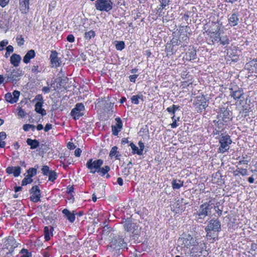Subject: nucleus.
Here are the masks:
<instances>
[{
    "instance_id": "nucleus-1",
    "label": "nucleus",
    "mask_w": 257,
    "mask_h": 257,
    "mask_svg": "<svg viewBox=\"0 0 257 257\" xmlns=\"http://www.w3.org/2000/svg\"><path fill=\"white\" fill-rule=\"evenodd\" d=\"M175 35L174 36V37L172 38L171 40V42L172 44V46L171 45H167L166 48V51L168 53L169 55H171L173 54H175L176 52V50H175L174 47L176 45H181V46L180 47L179 50L181 53H184L185 51V49L184 47L186 45L183 43L182 40H184V41L186 43H188V41L189 40L188 37L185 35V33H174Z\"/></svg>"
},
{
    "instance_id": "nucleus-2",
    "label": "nucleus",
    "mask_w": 257,
    "mask_h": 257,
    "mask_svg": "<svg viewBox=\"0 0 257 257\" xmlns=\"http://www.w3.org/2000/svg\"><path fill=\"white\" fill-rule=\"evenodd\" d=\"M209 249H207V243L203 241L194 243L190 249V254L192 257H208Z\"/></svg>"
},
{
    "instance_id": "nucleus-3",
    "label": "nucleus",
    "mask_w": 257,
    "mask_h": 257,
    "mask_svg": "<svg viewBox=\"0 0 257 257\" xmlns=\"http://www.w3.org/2000/svg\"><path fill=\"white\" fill-rule=\"evenodd\" d=\"M212 205L213 202L210 200L200 206L197 212L194 213V216L197 221L202 222L205 217L211 213Z\"/></svg>"
},
{
    "instance_id": "nucleus-4",
    "label": "nucleus",
    "mask_w": 257,
    "mask_h": 257,
    "mask_svg": "<svg viewBox=\"0 0 257 257\" xmlns=\"http://www.w3.org/2000/svg\"><path fill=\"white\" fill-rule=\"evenodd\" d=\"M197 243L196 239H194L190 235H185L178 238L177 240V244L184 251H186L188 249H190L194 244Z\"/></svg>"
},
{
    "instance_id": "nucleus-5",
    "label": "nucleus",
    "mask_w": 257,
    "mask_h": 257,
    "mask_svg": "<svg viewBox=\"0 0 257 257\" xmlns=\"http://www.w3.org/2000/svg\"><path fill=\"white\" fill-rule=\"evenodd\" d=\"M220 146L218 149L219 153H224L228 151L232 143L230 136L226 133H222L219 138Z\"/></svg>"
},
{
    "instance_id": "nucleus-6",
    "label": "nucleus",
    "mask_w": 257,
    "mask_h": 257,
    "mask_svg": "<svg viewBox=\"0 0 257 257\" xmlns=\"http://www.w3.org/2000/svg\"><path fill=\"white\" fill-rule=\"evenodd\" d=\"M103 163V161L101 159L93 161L92 159H90L87 162L86 166L90 170L91 173L95 174L100 169Z\"/></svg>"
},
{
    "instance_id": "nucleus-7",
    "label": "nucleus",
    "mask_w": 257,
    "mask_h": 257,
    "mask_svg": "<svg viewBox=\"0 0 257 257\" xmlns=\"http://www.w3.org/2000/svg\"><path fill=\"white\" fill-rule=\"evenodd\" d=\"M210 37L212 38V42L214 43H220L222 45L229 44V40L225 33H210Z\"/></svg>"
},
{
    "instance_id": "nucleus-8",
    "label": "nucleus",
    "mask_w": 257,
    "mask_h": 257,
    "mask_svg": "<svg viewBox=\"0 0 257 257\" xmlns=\"http://www.w3.org/2000/svg\"><path fill=\"white\" fill-rule=\"evenodd\" d=\"M85 107L82 103H78L76 104L74 108H73L70 112L71 116L75 120H77L80 117L84 115V111Z\"/></svg>"
},
{
    "instance_id": "nucleus-9",
    "label": "nucleus",
    "mask_w": 257,
    "mask_h": 257,
    "mask_svg": "<svg viewBox=\"0 0 257 257\" xmlns=\"http://www.w3.org/2000/svg\"><path fill=\"white\" fill-rule=\"evenodd\" d=\"M194 105L197 112H202L208 106L206 98L203 95L196 97Z\"/></svg>"
},
{
    "instance_id": "nucleus-10",
    "label": "nucleus",
    "mask_w": 257,
    "mask_h": 257,
    "mask_svg": "<svg viewBox=\"0 0 257 257\" xmlns=\"http://www.w3.org/2000/svg\"><path fill=\"white\" fill-rule=\"evenodd\" d=\"M218 119L225 122V124H230L232 120V113L227 108H222L218 114Z\"/></svg>"
},
{
    "instance_id": "nucleus-11",
    "label": "nucleus",
    "mask_w": 257,
    "mask_h": 257,
    "mask_svg": "<svg viewBox=\"0 0 257 257\" xmlns=\"http://www.w3.org/2000/svg\"><path fill=\"white\" fill-rule=\"evenodd\" d=\"M205 231L220 232L221 231V223L218 219H211L205 228Z\"/></svg>"
},
{
    "instance_id": "nucleus-12",
    "label": "nucleus",
    "mask_w": 257,
    "mask_h": 257,
    "mask_svg": "<svg viewBox=\"0 0 257 257\" xmlns=\"http://www.w3.org/2000/svg\"><path fill=\"white\" fill-rule=\"evenodd\" d=\"M241 54V51L238 47L235 46H231L227 52V55L234 62H237L239 56Z\"/></svg>"
},
{
    "instance_id": "nucleus-13",
    "label": "nucleus",
    "mask_w": 257,
    "mask_h": 257,
    "mask_svg": "<svg viewBox=\"0 0 257 257\" xmlns=\"http://www.w3.org/2000/svg\"><path fill=\"white\" fill-rule=\"evenodd\" d=\"M127 244L124 241L123 238L117 237L112 241L110 246L116 250L126 248Z\"/></svg>"
},
{
    "instance_id": "nucleus-14",
    "label": "nucleus",
    "mask_w": 257,
    "mask_h": 257,
    "mask_svg": "<svg viewBox=\"0 0 257 257\" xmlns=\"http://www.w3.org/2000/svg\"><path fill=\"white\" fill-rule=\"evenodd\" d=\"M31 201L36 203L40 201L41 191L37 185L34 186L30 190Z\"/></svg>"
},
{
    "instance_id": "nucleus-15",
    "label": "nucleus",
    "mask_w": 257,
    "mask_h": 257,
    "mask_svg": "<svg viewBox=\"0 0 257 257\" xmlns=\"http://www.w3.org/2000/svg\"><path fill=\"white\" fill-rule=\"evenodd\" d=\"M245 68L251 76H257V59H253L247 63Z\"/></svg>"
},
{
    "instance_id": "nucleus-16",
    "label": "nucleus",
    "mask_w": 257,
    "mask_h": 257,
    "mask_svg": "<svg viewBox=\"0 0 257 257\" xmlns=\"http://www.w3.org/2000/svg\"><path fill=\"white\" fill-rule=\"evenodd\" d=\"M20 95V92L18 90H14L12 93L8 92L5 94V98L8 102L14 104L16 103Z\"/></svg>"
},
{
    "instance_id": "nucleus-17",
    "label": "nucleus",
    "mask_w": 257,
    "mask_h": 257,
    "mask_svg": "<svg viewBox=\"0 0 257 257\" xmlns=\"http://www.w3.org/2000/svg\"><path fill=\"white\" fill-rule=\"evenodd\" d=\"M139 147H138L135 144L133 143H131L130 144V146L131 147L132 150V154L133 155H142L143 154V151L145 148V145L143 142L142 141H139L138 143Z\"/></svg>"
},
{
    "instance_id": "nucleus-18",
    "label": "nucleus",
    "mask_w": 257,
    "mask_h": 257,
    "mask_svg": "<svg viewBox=\"0 0 257 257\" xmlns=\"http://www.w3.org/2000/svg\"><path fill=\"white\" fill-rule=\"evenodd\" d=\"M116 123L111 126L112 134L113 136H116L121 131L122 128L123 124L121 118L117 117L115 118Z\"/></svg>"
},
{
    "instance_id": "nucleus-19",
    "label": "nucleus",
    "mask_w": 257,
    "mask_h": 257,
    "mask_svg": "<svg viewBox=\"0 0 257 257\" xmlns=\"http://www.w3.org/2000/svg\"><path fill=\"white\" fill-rule=\"evenodd\" d=\"M51 63L52 67H58L60 66L61 61L58 57V53L56 51H52L50 56Z\"/></svg>"
},
{
    "instance_id": "nucleus-20",
    "label": "nucleus",
    "mask_w": 257,
    "mask_h": 257,
    "mask_svg": "<svg viewBox=\"0 0 257 257\" xmlns=\"http://www.w3.org/2000/svg\"><path fill=\"white\" fill-rule=\"evenodd\" d=\"M123 227L126 231L132 232V233L136 230L138 227L136 223L132 222L130 220H126L123 222Z\"/></svg>"
},
{
    "instance_id": "nucleus-21",
    "label": "nucleus",
    "mask_w": 257,
    "mask_h": 257,
    "mask_svg": "<svg viewBox=\"0 0 257 257\" xmlns=\"http://www.w3.org/2000/svg\"><path fill=\"white\" fill-rule=\"evenodd\" d=\"M6 171L7 174H13L15 177H17L21 173V168L20 166H9L7 168Z\"/></svg>"
},
{
    "instance_id": "nucleus-22",
    "label": "nucleus",
    "mask_w": 257,
    "mask_h": 257,
    "mask_svg": "<svg viewBox=\"0 0 257 257\" xmlns=\"http://www.w3.org/2000/svg\"><path fill=\"white\" fill-rule=\"evenodd\" d=\"M160 5V8H158L157 10V14L159 15V16H162L164 13L163 12V10H166V7H168L170 5V0H159Z\"/></svg>"
},
{
    "instance_id": "nucleus-23",
    "label": "nucleus",
    "mask_w": 257,
    "mask_h": 257,
    "mask_svg": "<svg viewBox=\"0 0 257 257\" xmlns=\"http://www.w3.org/2000/svg\"><path fill=\"white\" fill-rule=\"evenodd\" d=\"M230 95L235 100H239L243 95L244 93L242 88H238L236 90L230 89Z\"/></svg>"
},
{
    "instance_id": "nucleus-24",
    "label": "nucleus",
    "mask_w": 257,
    "mask_h": 257,
    "mask_svg": "<svg viewBox=\"0 0 257 257\" xmlns=\"http://www.w3.org/2000/svg\"><path fill=\"white\" fill-rule=\"evenodd\" d=\"M62 212L67 219L70 222L73 223L75 220V214L74 211L70 212L68 209H64Z\"/></svg>"
},
{
    "instance_id": "nucleus-25",
    "label": "nucleus",
    "mask_w": 257,
    "mask_h": 257,
    "mask_svg": "<svg viewBox=\"0 0 257 257\" xmlns=\"http://www.w3.org/2000/svg\"><path fill=\"white\" fill-rule=\"evenodd\" d=\"M228 22L230 26H235L239 22L238 13L236 11L233 10V13L228 18Z\"/></svg>"
},
{
    "instance_id": "nucleus-26",
    "label": "nucleus",
    "mask_w": 257,
    "mask_h": 257,
    "mask_svg": "<svg viewBox=\"0 0 257 257\" xmlns=\"http://www.w3.org/2000/svg\"><path fill=\"white\" fill-rule=\"evenodd\" d=\"M196 58V51L192 46H189L188 51L186 53V59L188 61L194 60Z\"/></svg>"
},
{
    "instance_id": "nucleus-27",
    "label": "nucleus",
    "mask_w": 257,
    "mask_h": 257,
    "mask_svg": "<svg viewBox=\"0 0 257 257\" xmlns=\"http://www.w3.org/2000/svg\"><path fill=\"white\" fill-rule=\"evenodd\" d=\"M109 156L110 158L114 157L116 160H120L121 154L118 151V147L116 146L112 147L110 151Z\"/></svg>"
},
{
    "instance_id": "nucleus-28",
    "label": "nucleus",
    "mask_w": 257,
    "mask_h": 257,
    "mask_svg": "<svg viewBox=\"0 0 257 257\" xmlns=\"http://www.w3.org/2000/svg\"><path fill=\"white\" fill-rule=\"evenodd\" d=\"M181 202L179 200H177L171 206V210L176 213H179L184 210V207L180 206V204Z\"/></svg>"
},
{
    "instance_id": "nucleus-29",
    "label": "nucleus",
    "mask_w": 257,
    "mask_h": 257,
    "mask_svg": "<svg viewBox=\"0 0 257 257\" xmlns=\"http://www.w3.org/2000/svg\"><path fill=\"white\" fill-rule=\"evenodd\" d=\"M21 60V57L17 54H13L10 58L11 63L15 67H18L19 65Z\"/></svg>"
},
{
    "instance_id": "nucleus-30",
    "label": "nucleus",
    "mask_w": 257,
    "mask_h": 257,
    "mask_svg": "<svg viewBox=\"0 0 257 257\" xmlns=\"http://www.w3.org/2000/svg\"><path fill=\"white\" fill-rule=\"evenodd\" d=\"M53 228L52 227L45 226L44 228V238L46 241H49L51 236L53 235Z\"/></svg>"
},
{
    "instance_id": "nucleus-31",
    "label": "nucleus",
    "mask_w": 257,
    "mask_h": 257,
    "mask_svg": "<svg viewBox=\"0 0 257 257\" xmlns=\"http://www.w3.org/2000/svg\"><path fill=\"white\" fill-rule=\"evenodd\" d=\"M35 55L36 54L34 50H31L28 51L23 58V62L26 64L29 63L31 59L34 58Z\"/></svg>"
},
{
    "instance_id": "nucleus-32",
    "label": "nucleus",
    "mask_w": 257,
    "mask_h": 257,
    "mask_svg": "<svg viewBox=\"0 0 257 257\" xmlns=\"http://www.w3.org/2000/svg\"><path fill=\"white\" fill-rule=\"evenodd\" d=\"M43 103H40V102H37L35 105V111L41 114L42 116H44L46 114V110L42 108Z\"/></svg>"
},
{
    "instance_id": "nucleus-33",
    "label": "nucleus",
    "mask_w": 257,
    "mask_h": 257,
    "mask_svg": "<svg viewBox=\"0 0 257 257\" xmlns=\"http://www.w3.org/2000/svg\"><path fill=\"white\" fill-rule=\"evenodd\" d=\"M27 144L30 146L31 149H35L39 146V142L37 140H32L31 139H27L26 141Z\"/></svg>"
},
{
    "instance_id": "nucleus-34",
    "label": "nucleus",
    "mask_w": 257,
    "mask_h": 257,
    "mask_svg": "<svg viewBox=\"0 0 257 257\" xmlns=\"http://www.w3.org/2000/svg\"><path fill=\"white\" fill-rule=\"evenodd\" d=\"M171 184L173 189L174 190H176L179 189L180 188H181L184 185V182L180 180L174 179L172 181Z\"/></svg>"
},
{
    "instance_id": "nucleus-35",
    "label": "nucleus",
    "mask_w": 257,
    "mask_h": 257,
    "mask_svg": "<svg viewBox=\"0 0 257 257\" xmlns=\"http://www.w3.org/2000/svg\"><path fill=\"white\" fill-rule=\"evenodd\" d=\"M132 103L135 104H138L139 103V99L142 101H144V96L142 94L133 95L131 97Z\"/></svg>"
},
{
    "instance_id": "nucleus-36",
    "label": "nucleus",
    "mask_w": 257,
    "mask_h": 257,
    "mask_svg": "<svg viewBox=\"0 0 257 257\" xmlns=\"http://www.w3.org/2000/svg\"><path fill=\"white\" fill-rule=\"evenodd\" d=\"M7 138V134L4 132L0 133V148H4L6 146V143L5 140Z\"/></svg>"
},
{
    "instance_id": "nucleus-37",
    "label": "nucleus",
    "mask_w": 257,
    "mask_h": 257,
    "mask_svg": "<svg viewBox=\"0 0 257 257\" xmlns=\"http://www.w3.org/2000/svg\"><path fill=\"white\" fill-rule=\"evenodd\" d=\"M110 170V167L108 166H105L102 168H100L99 169L98 171L97 172L101 176H104L106 174H107Z\"/></svg>"
},
{
    "instance_id": "nucleus-38",
    "label": "nucleus",
    "mask_w": 257,
    "mask_h": 257,
    "mask_svg": "<svg viewBox=\"0 0 257 257\" xmlns=\"http://www.w3.org/2000/svg\"><path fill=\"white\" fill-rule=\"evenodd\" d=\"M230 124H225V122L218 119L217 122V127L221 131H223Z\"/></svg>"
},
{
    "instance_id": "nucleus-39",
    "label": "nucleus",
    "mask_w": 257,
    "mask_h": 257,
    "mask_svg": "<svg viewBox=\"0 0 257 257\" xmlns=\"http://www.w3.org/2000/svg\"><path fill=\"white\" fill-rule=\"evenodd\" d=\"M20 4L21 5V8L25 11H26V10L28 11L29 9V0H20Z\"/></svg>"
},
{
    "instance_id": "nucleus-40",
    "label": "nucleus",
    "mask_w": 257,
    "mask_h": 257,
    "mask_svg": "<svg viewBox=\"0 0 257 257\" xmlns=\"http://www.w3.org/2000/svg\"><path fill=\"white\" fill-rule=\"evenodd\" d=\"M37 169L34 168H30L27 171L28 175L27 176L30 177V178H32L34 176L37 174Z\"/></svg>"
},
{
    "instance_id": "nucleus-41",
    "label": "nucleus",
    "mask_w": 257,
    "mask_h": 257,
    "mask_svg": "<svg viewBox=\"0 0 257 257\" xmlns=\"http://www.w3.org/2000/svg\"><path fill=\"white\" fill-rule=\"evenodd\" d=\"M42 69V68H40V64L37 63L34 65V66L32 67V72L33 73L38 74V73L41 72Z\"/></svg>"
},
{
    "instance_id": "nucleus-42",
    "label": "nucleus",
    "mask_w": 257,
    "mask_h": 257,
    "mask_svg": "<svg viewBox=\"0 0 257 257\" xmlns=\"http://www.w3.org/2000/svg\"><path fill=\"white\" fill-rule=\"evenodd\" d=\"M49 176V181L54 182L57 177V175L55 172L51 171L48 174Z\"/></svg>"
},
{
    "instance_id": "nucleus-43",
    "label": "nucleus",
    "mask_w": 257,
    "mask_h": 257,
    "mask_svg": "<svg viewBox=\"0 0 257 257\" xmlns=\"http://www.w3.org/2000/svg\"><path fill=\"white\" fill-rule=\"evenodd\" d=\"M33 182V179L30 177L26 176L22 181V185L26 186Z\"/></svg>"
},
{
    "instance_id": "nucleus-44",
    "label": "nucleus",
    "mask_w": 257,
    "mask_h": 257,
    "mask_svg": "<svg viewBox=\"0 0 257 257\" xmlns=\"http://www.w3.org/2000/svg\"><path fill=\"white\" fill-rule=\"evenodd\" d=\"M6 50H7V52L5 54V57L6 58H8L11 53H12L13 51H14V48L11 45H9L7 48H6Z\"/></svg>"
},
{
    "instance_id": "nucleus-45",
    "label": "nucleus",
    "mask_w": 257,
    "mask_h": 257,
    "mask_svg": "<svg viewBox=\"0 0 257 257\" xmlns=\"http://www.w3.org/2000/svg\"><path fill=\"white\" fill-rule=\"evenodd\" d=\"M115 48L117 50H122L124 48V43L123 41L117 42L115 45Z\"/></svg>"
},
{
    "instance_id": "nucleus-46",
    "label": "nucleus",
    "mask_w": 257,
    "mask_h": 257,
    "mask_svg": "<svg viewBox=\"0 0 257 257\" xmlns=\"http://www.w3.org/2000/svg\"><path fill=\"white\" fill-rule=\"evenodd\" d=\"M16 40L19 46H22L24 44V39L22 35L18 36Z\"/></svg>"
},
{
    "instance_id": "nucleus-47",
    "label": "nucleus",
    "mask_w": 257,
    "mask_h": 257,
    "mask_svg": "<svg viewBox=\"0 0 257 257\" xmlns=\"http://www.w3.org/2000/svg\"><path fill=\"white\" fill-rule=\"evenodd\" d=\"M219 203L218 202L216 203V205L214 206V209L218 216H220L222 215V209L219 208Z\"/></svg>"
},
{
    "instance_id": "nucleus-48",
    "label": "nucleus",
    "mask_w": 257,
    "mask_h": 257,
    "mask_svg": "<svg viewBox=\"0 0 257 257\" xmlns=\"http://www.w3.org/2000/svg\"><path fill=\"white\" fill-rule=\"evenodd\" d=\"M42 172L44 175H48L50 172L49 167L46 165L44 166L42 168Z\"/></svg>"
},
{
    "instance_id": "nucleus-49",
    "label": "nucleus",
    "mask_w": 257,
    "mask_h": 257,
    "mask_svg": "<svg viewBox=\"0 0 257 257\" xmlns=\"http://www.w3.org/2000/svg\"><path fill=\"white\" fill-rule=\"evenodd\" d=\"M37 100L38 101L37 102H40V103H44V99L42 95L41 94H38L37 95L35 99H34V101Z\"/></svg>"
},
{
    "instance_id": "nucleus-50",
    "label": "nucleus",
    "mask_w": 257,
    "mask_h": 257,
    "mask_svg": "<svg viewBox=\"0 0 257 257\" xmlns=\"http://www.w3.org/2000/svg\"><path fill=\"white\" fill-rule=\"evenodd\" d=\"M8 44V41L4 40L0 43V51L4 50V47Z\"/></svg>"
},
{
    "instance_id": "nucleus-51",
    "label": "nucleus",
    "mask_w": 257,
    "mask_h": 257,
    "mask_svg": "<svg viewBox=\"0 0 257 257\" xmlns=\"http://www.w3.org/2000/svg\"><path fill=\"white\" fill-rule=\"evenodd\" d=\"M31 128L34 129L35 128V126L30 124H26L23 125V130L26 132L29 131Z\"/></svg>"
},
{
    "instance_id": "nucleus-52",
    "label": "nucleus",
    "mask_w": 257,
    "mask_h": 257,
    "mask_svg": "<svg viewBox=\"0 0 257 257\" xmlns=\"http://www.w3.org/2000/svg\"><path fill=\"white\" fill-rule=\"evenodd\" d=\"M21 253H25V254H23L21 256V257H30L31 255L30 253L28 251V250L25 248H23L21 250Z\"/></svg>"
},
{
    "instance_id": "nucleus-53",
    "label": "nucleus",
    "mask_w": 257,
    "mask_h": 257,
    "mask_svg": "<svg viewBox=\"0 0 257 257\" xmlns=\"http://www.w3.org/2000/svg\"><path fill=\"white\" fill-rule=\"evenodd\" d=\"M191 14V12L188 11L183 15V16L182 18V19L187 22Z\"/></svg>"
},
{
    "instance_id": "nucleus-54",
    "label": "nucleus",
    "mask_w": 257,
    "mask_h": 257,
    "mask_svg": "<svg viewBox=\"0 0 257 257\" xmlns=\"http://www.w3.org/2000/svg\"><path fill=\"white\" fill-rule=\"evenodd\" d=\"M138 77V75L137 74H134L130 75L129 77L130 81L132 82L135 83L136 80Z\"/></svg>"
},
{
    "instance_id": "nucleus-55",
    "label": "nucleus",
    "mask_w": 257,
    "mask_h": 257,
    "mask_svg": "<svg viewBox=\"0 0 257 257\" xmlns=\"http://www.w3.org/2000/svg\"><path fill=\"white\" fill-rule=\"evenodd\" d=\"M10 0H0V6L5 7L9 3Z\"/></svg>"
},
{
    "instance_id": "nucleus-56",
    "label": "nucleus",
    "mask_w": 257,
    "mask_h": 257,
    "mask_svg": "<svg viewBox=\"0 0 257 257\" xmlns=\"http://www.w3.org/2000/svg\"><path fill=\"white\" fill-rule=\"evenodd\" d=\"M240 175L244 176L248 175L247 170L246 169L240 168Z\"/></svg>"
},
{
    "instance_id": "nucleus-57",
    "label": "nucleus",
    "mask_w": 257,
    "mask_h": 257,
    "mask_svg": "<svg viewBox=\"0 0 257 257\" xmlns=\"http://www.w3.org/2000/svg\"><path fill=\"white\" fill-rule=\"evenodd\" d=\"M67 148L70 150H74L76 148V146L72 142H70L67 144Z\"/></svg>"
},
{
    "instance_id": "nucleus-58",
    "label": "nucleus",
    "mask_w": 257,
    "mask_h": 257,
    "mask_svg": "<svg viewBox=\"0 0 257 257\" xmlns=\"http://www.w3.org/2000/svg\"><path fill=\"white\" fill-rule=\"evenodd\" d=\"M74 191V187L72 186H69L67 188L66 193L68 194H71Z\"/></svg>"
},
{
    "instance_id": "nucleus-59",
    "label": "nucleus",
    "mask_w": 257,
    "mask_h": 257,
    "mask_svg": "<svg viewBox=\"0 0 257 257\" xmlns=\"http://www.w3.org/2000/svg\"><path fill=\"white\" fill-rule=\"evenodd\" d=\"M67 40L68 42L72 43L74 41L75 38L73 35L70 34L67 36Z\"/></svg>"
},
{
    "instance_id": "nucleus-60",
    "label": "nucleus",
    "mask_w": 257,
    "mask_h": 257,
    "mask_svg": "<svg viewBox=\"0 0 257 257\" xmlns=\"http://www.w3.org/2000/svg\"><path fill=\"white\" fill-rule=\"evenodd\" d=\"M189 29H190V28L189 27L187 26H182L179 29V32H180L181 31H183L184 30H185V32H187L188 31H189Z\"/></svg>"
},
{
    "instance_id": "nucleus-61",
    "label": "nucleus",
    "mask_w": 257,
    "mask_h": 257,
    "mask_svg": "<svg viewBox=\"0 0 257 257\" xmlns=\"http://www.w3.org/2000/svg\"><path fill=\"white\" fill-rule=\"evenodd\" d=\"M67 199L71 203H73L74 201V200H75L74 197L72 195V194H68V196L67 197Z\"/></svg>"
},
{
    "instance_id": "nucleus-62",
    "label": "nucleus",
    "mask_w": 257,
    "mask_h": 257,
    "mask_svg": "<svg viewBox=\"0 0 257 257\" xmlns=\"http://www.w3.org/2000/svg\"><path fill=\"white\" fill-rule=\"evenodd\" d=\"M167 111L170 114H171L173 116L174 115H175V111H174V109H173L171 106L168 107L167 108Z\"/></svg>"
},
{
    "instance_id": "nucleus-63",
    "label": "nucleus",
    "mask_w": 257,
    "mask_h": 257,
    "mask_svg": "<svg viewBox=\"0 0 257 257\" xmlns=\"http://www.w3.org/2000/svg\"><path fill=\"white\" fill-rule=\"evenodd\" d=\"M81 150L79 148H77L75 150L74 155L76 157H79L81 154Z\"/></svg>"
},
{
    "instance_id": "nucleus-64",
    "label": "nucleus",
    "mask_w": 257,
    "mask_h": 257,
    "mask_svg": "<svg viewBox=\"0 0 257 257\" xmlns=\"http://www.w3.org/2000/svg\"><path fill=\"white\" fill-rule=\"evenodd\" d=\"M18 114L19 116H20L21 117H23L25 114V111L21 107H20V108H19V109L18 110Z\"/></svg>"
}]
</instances>
